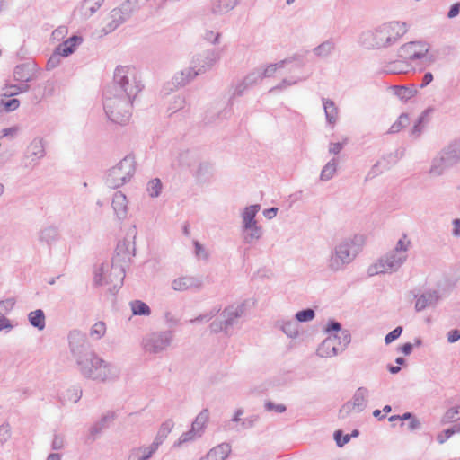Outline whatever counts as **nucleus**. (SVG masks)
<instances>
[{"mask_svg":"<svg viewBox=\"0 0 460 460\" xmlns=\"http://www.w3.org/2000/svg\"><path fill=\"white\" fill-rule=\"evenodd\" d=\"M143 88L134 66H117L112 82L102 93L103 109L108 119L120 125L127 123L131 117L133 101Z\"/></svg>","mask_w":460,"mask_h":460,"instance_id":"f257e3e1","label":"nucleus"},{"mask_svg":"<svg viewBox=\"0 0 460 460\" xmlns=\"http://www.w3.org/2000/svg\"><path fill=\"white\" fill-rule=\"evenodd\" d=\"M408 24L398 21L385 22L374 30L366 31L359 43L367 49H379L395 44L408 31Z\"/></svg>","mask_w":460,"mask_h":460,"instance_id":"f03ea898","label":"nucleus"},{"mask_svg":"<svg viewBox=\"0 0 460 460\" xmlns=\"http://www.w3.org/2000/svg\"><path fill=\"white\" fill-rule=\"evenodd\" d=\"M364 240L362 235L346 237L338 242L330 252L326 267L332 272L343 271L353 262L361 251Z\"/></svg>","mask_w":460,"mask_h":460,"instance_id":"7ed1b4c3","label":"nucleus"},{"mask_svg":"<svg viewBox=\"0 0 460 460\" xmlns=\"http://www.w3.org/2000/svg\"><path fill=\"white\" fill-rule=\"evenodd\" d=\"M75 362L80 373L84 377L95 381H112L117 379L120 373L117 366L104 361L94 352Z\"/></svg>","mask_w":460,"mask_h":460,"instance_id":"20e7f679","label":"nucleus"},{"mask_svg":"<svg viewBox=\"0 0 460 460\" xmlns=\"http://www.w3.org/2000/svg\"><path fill=\"white\" fill-rule=\"evenodd\" d=\"M460 163V138H456L445 146L431 160L429 173L431 176H441L449 169Z\"/></svg>","mask_w":460,"mask_h":460,"instance_id":"39448f33","label":"nucleus"},{"mask_svg":"<svg viewBox=\"0 0 460 460\" xmlns=\"http://www.w3.org/2000/svg\"><path fill=\"white\" fill-rule=\"evenodd\" d=\"M135 172V157L128 155L108 171L105 177V184L111 189L119 188L130 181Z\"/></svg>","mask_w":460,"mask_h":460,"instance_id":"423d86ee","label":"nucleus"},{"mask_svg":"<svg viewBox=\"0 0 460 460\" xmlns=\"http://www.w3.org/2000/svg\"><path fill=\"white\" fill-rule=\"evenodd\" d=\"M126 275V270L122 266H113L110 263H102L94 275V283L96 285H112L110 291L116 293L122 286Z\"/></svg>","mask_w":460,"mask_h":460,"instance_id":"0eeeda50","label":"nucleus"},{"mask_svg":"<svg viewBox=\"0 0 460 460\" xmlns=\"http://www.w3.org/2000/svg\"><path fill=\"white\" fill-rule=\"evenodd\" d=\"M429 44L426 41H410L398 49L399 58L410 61H421L422 64L430 65L434 58L428 56Z\"/></svg>","mask_w":460,"mask_h":460,"instance_id":"6e6552de","label":"nucleus"},{"mask_svg":"<svg viewBox=\"0 0 460 460\" xmlns=\"http://www.w3.org/2000/svg\"><path fill=\"white\" fill-rule=\"evenodd\" d=\"M172 341V331L154 332L143 339L142 346L146 352L158 354L166 350L171 346Z\"/></svg>","mask_w":460,"mask_h":460,"instance_id":"1a4fd4ad","label":"nucleus"},{"mask_svg":"<svg viewBox=\"0 0 460 460\" xmlns=\"http://www.w3.org/2000/svg\"><path fill=\"white\" fill-rule=\"evenodd\" d=\"M407 256H401L391 251L381 257L377 262L368 268V275L385 274L396 271L406 261Z\"/></svg>","mask_w":460,"mask_h":460,"instance_id":"9d476101","label":"nucleus"},{"mask_svg":"<svg viewBox=\"0 0 460 460\" xmlns=\"http://www.w3.org/2000/svg\"><path fill=\"white\" fill-rule=\"evenodd\" d=\"M69 350L75 361L93 352L85 333L72 330L68 334Z\"/></svg>","mask_w":460,"mask_h":460,"instance_id":"9b49d317","label":"nucleus"},{"mask_svg":"<svg viewBox=\"0 0 460 460\" xmlns=\"http://www.w3.org/2000/svg\"><path fill=\"white\" fill-rule=\"evenodd\" d=\"M45 155L44 139L40 137H35L26 148L22 164L25 168H32L39 164V161L42 159Z\"/></svg>","mask_w":460,"mask_h":460,"instance_id":"f8f14e48","label":"nucleus"},{"mask_svg":"<svg viewBox=\"0 0 460 460\" xmlns=\"http://www.w3.org/2000/svg\"><path fill=\"white\" fill-rule=\"evenodd\" d=\"M220 59L218 49H208L201 54L195 56L191 65L197 68L199 75L206 73Z\"/></svg>","mask_w":460,"mask_h":460,"instance_id":"ddd939ff","label":"nucleus"},{"mask_svg":"<svg viewBox=\"0 0 460 460\" xmlns=\"http://www.w3.org/2000/svg\"><path fill=\"white\" fill-rule=\"evenodd\" d=\"M244 309L245 304L241 303L237 305H228L220 313V318H223L224 324L228 331H231V328L237 323L238 319L244 314Z\"/></svg>","mask_w":460,"mask_h":460,"instance_id":"4468645a","label":"nucleus"},{"mask_svg":"<svg viewBox=\"0 0 460 460\" xmlns=\"http://www.w3.org/2000/svg\"><path fill=\"white\" fill-rule=\"evenodd\" d=\"M13 78L19 83L28 84L36 79V64L22 63L14 67Z\"/></svg>","mask_w":460,"mask_h":460,"instance_id":"2eb2a0df","label":"nucleus"},{"mask_svg":"<svg viewBox=\"0 0 460 460\" xmlns=\"http://www.w3.org/2000/svg\"><path fill=\"white\" fill-rule=\"evenodd\" d=\"M115 415L113 412L104 414L98 421H96L90 429L87 437L88 441H94L103 430L108 429L111 423L114 420Z\"/></svg>","mask_w":460,"mask_h":460,"instance_id":"dca6fc26","label":"nucleus"},{"mask_svg":"<svg viewBox=\"0 0 460 460\" xmlns=\"http://www.w3.org/2000/svg\"><path fill=\"white\" fill-rule=\"evenodd\" d=\"M416 298L415 309L417 312L423 311L429 306L435 305L440 299V295L438 290H427L421 295L414 296Z\"/></svg>","mask_w":460,"mask_h":460,"instance_id":"f3484780","label":"nucleus"},{"mask_svg":"<svg viewBox=\"0 0 460 460\" xmlns=\"http://www.w3.org/2000/svg\"><path fill=\"white\" fill-rule=\"evenodd\" d=\"M340 353L341 352V349L337 346V338L332 337V334L324 339L316 350L317 356L321 358H331Z\"/></svg>","mask_w":460,"mask_h":460,"instance_id":"a211bd4d","label":"nucleus"},{"mask_svg":"<svg viewBox=\"0 0 460 460\" xmlns=\"http://www.w3.org/2000/svg\"><path fill=\"white\" fill-rule=\"evenodd\" d=\"M130 258L131 255L126 242H119L115 249V254L111 259V264H112L113 266H122V268H124V270H126V267L128 266Z\"/></svg>","mask_w":460,"mask_h":460,"instance_id":"6ab92c4d","label":"nucleus"},{"mask_svg":"<svg viewBox=\"0 0 460 460\" xmlns=\"http://www.w3.org/2000/svg\"><path fill=\"white\" fill-rule=\"evenodd\" d=\"M199 73L193 65L191 66L182 69L177 72L172 80V84L175 87H183L190 81H192Z\"/></svg>","mask_w":460,"mask_h":460,"instance_id":"aec40b11","label":"nucleus"},{"mask_svg":"<svg viewBox=\"0 0 460 460\" xmlns=\"http://www.w3.org/2000/svg\"><path fill=\"white\" fill-rule=\"evenodd\" d=\"M202 286V280L199 278L186 276L174 279L172 287L176 291H184L190 288L199 289Z\"/></svg>","mask_w":460,"mask_h":460,"instance_id":"412c9836","label":"nucleus"},{"mask_svg":"<svg viewBox=\"0 0 460 460\" xmlns=\"http://www.w3.org/2000/svg\"><path fill=\"white\" fill-rule=\"evenodd\" d=\"M112 208L118 219L122 220L128 215L127 197L121 191H116L112 198Z\"/></svg>","mask_w":460,"mask_h":460,"instance_id":"4be33fe9","label":"nucleus"},{"mask_svg":"<svg viewBox=\"0 0 460 460\" xmlns=\"http://www.w3.org/2000/svg\"><path fill=\"white\" fill-rule=\"evenodd\" d=\"M241 0H210L211 13L222 15L234 9Z\"/></svg>","mask_w":460,"mask_h":460,"instance_id":"5701e85b","label":"nucleus"},{"mask_svg":"<svg viewBox=\"0 0 460 460\" xmlns=\"http://www.w3.org/2000/svg\"><path fill=\"white\" fill-rule=\"evenodd\" d=\"M60 237L59 230L55 226H48L40 230L38 233V240L49 246L56 243Z\"/></svg>","mask_w":460,"mask_h":460,"instance_id":"b1692460","label":"nucleus"},{"mask_svg":"<svg viewBox=\"0 0 460 460\" xmlns=\"http://www.w3.org/2000/svg\"><path fill=\"white\" fill-rule=\"evenodd\" d=\"M243 242L247 244H253L259 241L263 235L261 226H251L250 228L241 227Z\"/></svg>","mask_w":460,"mask_h":460,"instance_id":"393cba45","label":"nucleus"},{"mask_svg":"<svg viewBox=\"0 0 460 460\" xmlns=\"http://www.w3.org/2000/svg\"><path fill=\"white\" fill-rule=\"evenodd\" d=\"M83 42V38L81 36L73 35L68 38L64 42L60 43L57 49L60 51L63 58H66L73 54L76 49V47Z\"/></svg>","mask_w":460,"mask_h":460,"instance_id":"a878e982","label":"nucleus"},{"mask_svg":"<svg viewBox=\"0 0 460 460\" xmlns=\"http://www.w3.org/2000/svg\"><path fill=\"white\" fill-rule=\"evenodd\" d=\"M368 395L369 392L367 387L360 386L355 391L350 402L356 407L357 412H361L366 409L368 401Z\"/></svg>","mask_w":460,"mask_h":460,"instance_id":"bb28decb","label":"nucleus"},{"mask_svg":"<svg viewBox=\"0 0 460 460\" xmlns=\"http://www.w3.org/2000/svg\"><path fill=\"white\" fill-rule=\"evenodd\" d=\"M260 208H261V206L258 204L246 207L241 214V217H242V226L241 227H246V228L249 227L250 228L251 226L258 225L255 217H256V215L259 212Z\"/></svg>","mask_w":460,"mask_h":460,"instance_id":"cd10ccee","label":"nucleus"},{"mask_svg":"<svg viewBox=\"0 0 460 460\" xmlns=\"http://www.w3.org/2000/svg\"><path fill=\"white\" fill-rule=\"evenodd\" d=\"M276 326L279 327L289 338L294 339L298 336L299 324L296 319L277 321Z\"/></svg>","mask_w":460,"mask_h":460,"instance_id":"c85d7f7f","label":"nucleus"},{"mask_svg":"<svg viewBox=\"0 0 460 460\" xmlns=\"http://www.w3.org/2000/svg\"><path fill=\"white\" fill-rule=\"evenodd\" d=\"M231 452V446L228 443H221L211 448L207 456L209 460H225Z\"/></svg>","mask_w":460,"mask_h":460,"instance_id":"c756f323","label":"nucleus"},{"mask_svg":"<svg viewBox=\"0 0 460 460\" xmlns=\"http://www.w3.org/2000/svg\"><path fill=\"white\" fill-rule=\"evenodd\" d=\"M199 161V154L196 151L185 150L179 154L178 163L181 167H192Z\"/></svg>","mask_w":460,"mask_h":460,"instance_id":"7c9ffc66","label":"nucleus"},{"mask_svg":"<svg viewBox=\"0 0 460 460\" xmlns=\"http://www.w3.org/2000/svg\"><path fill=\"white\" fill-rule=\"evenodd\" d=\"M193 175L200 183L208 182L212 176V165L208 162H199L198 168Z\"/></svg>","mask_w":460,"mask_h":460,"instance_id":"2f4dec72","label":"nucleus"},{"mask_svg":"<svg viewBox=\"0 0 460 460\" xmlns=\"http://www.w3.org/2000/svg\"><path fill=\"white\" fill-rule=\"evenodd\" d=\"M392 90L395 96L404 102L415 96L418 92L414 85H394Z\"/></svg>","mask_w":460,"mask_h":460,"instance_id":"473e14b6","label":"nucleus"},{"mask_svg":"<svg viewBox=\"0 0 460 460\" xmlns=\"http://www.w3.org/2000/svg\"><path fill=\"white\" fill-rule=\"evenodd\" d=\"M325 118L329 124H335L338 119V108L333 101L323 98Z\"/></svg>","mask_w":460,"mask_h":460,"instance_id":"72a5a7b5","label":"nucleus"},{"mask_svg":"<svg viewBox=\"0 0 460 460\" xmlns=\"http://www.w3.org/2000/svg\"><path fill=\"white\" fill-rule=\"evenodd\" d=\"M104 0H84L81 12L84 19L90 18L102 6Z\"/></svg>","mask_w":460,"mask_h":460,"instance_id":"f704fd0d","label":"nucleus"},{"mask_svg":"<svg viewBox=\"0 0 460 460\" xmlns=\"http://www.w3.org/2000/svg\"><path fill=\"white\" fill-rule=\"evenodd\" d=\"M28 320L31 326L42 331L46 326L45 314L42 309L31 311L28 314Z\"/></svg>","mask_w":460,"mask_h":460,"instance_id":"c9c22d12","label":"nucleus"},{"mask_svg":"<svg viewBox=\"0 0 460 460\" xmlns=\"http://www.w3.org/2000/svg\"><path fill=\"white\" fill-rule=\"evenodd\" d=\"M293 60H298V56L295 55L289 59H284L275 64H270L264 69H261V78L271 77L279 68H283L286 64Z\"/></svg>","mask_w":460,"mask_h":460,"instance_id":"e433bc0d","label":"nucleus"},{"mask_svg":"<svg viewBox=\"0 0 460 460\" xmlns=\"http://www.w3.org/2000/svg\"><path fill=\"white\" fill-rule=\"evenodd\" d=\"M431 111H432V109L428 108L421 112V114L419 116V118L417 119L415 124L413 125V127L411 128V136H413L415 137H418L420 136V134L422 133L423 128H424V124H426L429 121L428 117Z\"/></svg>","mask_w":460,"mask_h":460,"instance_id":"4c0bfd02","label":"nucleus"},{"mask_svg":"<svg viewBox=\"0 0 460 460\" xmlns=\"http://www.w3.org/2000/svg\"><path fill=\"white\" fill-rule=\"evenodd\" d=\"M335 49V44L332 40H328L321 43L313 49L314 54L320 58L329 57Z\"/></svg>","mask_w":460,"mask_h":460,"instance_id":"58836bf2","label":"nucleus"},{"mask_svg":"<svg viewBox=\"0 0 460 460\" xmlns=\"http://www.w3.org/2000/svg\"><path fill=\"white\" fill-rule=\"evenodd\" d=\"M30 89V85L25 83H19L18 84H6L3 89V97L10 98L19 94L20 93H26Z\"/></svg>","mask_w":460,"mask_h":460,"instance_id":"ea45409f","label":"nucleus"},{"mask_svg":"<svg viewBox=\"0 0 460 460\" xmlns=\"http://www.w3.org/2000/svg\"><path fill=\"white\" fill-rule=\"evenodd\" d=\"M338 166V161L336 158H332L322 169L321 174H320V180L323 181H327L331 180L336 171Z\"/></svg>","mask_w":460,"mask_h":460,"instance_id":"a19ab883","label":"nucleus"},{"mask_svg":"<svg viewBox=\"0 0 460 460\" xmlns=\"http://www.w3.org/2000/svg\"><path fill=\"white\" fill-rule=\"evenodd\" d=\"M209 419V411L208 409H203L195 418L192 422V428L198 430V434H203L204 429Z\"/></svg>","mask_w":460,"mask_h":460,"instance_id":"79ce46f5","label":"nucleus"},{"mask_svg":"<svg viewBox=\"0 0 460 460\" xmlns=\"http://www.w3.org/2000/svg\"><path fill=\"white\" fill-rule=\"evenodd\" d=\"M130 306L134 315L148 316L151 314L150 307L141 300L130 302Z\"/></svg>","mask_w":460,"mask_h":460,"instance_id":"37998d69","label":"nucleus"},{"mask_svg":"<svg viewBox=\"0 0 460 460\" xmlns=\"http://www.w3.org/2000/svg\"><path fill=\"white\" fill-rule=\"evenodd\" d=\"M138 0H126L119 7H117L122 14L129 19L131 14L138 9Z\"/></svg>","mask_w":460,"mask_h":460,"instance_id":"c03bdc74","label":"nucleus"},{"mask_svg":"<svg viewBox=\"0 0 460 460\" xmlns=\"http://www.w3.org/2000/svg\"><path fill=\"white\" fill-rule=\"evenodd\" d=\"M332 337L337 338V346L341 349V352L344 351L351 341L350 332L346 329L342 330L339 333L332 334Z\"/></svg>","mask_w":460,"mask_h":460,"instance_id":"a18cd8bd","label":"nucleus"},{"mask_svg":"<svg viewBox=\"0 0 460 460\" xmlns=\"http://www.w3.org/2000/svg\"><path fill=\"white\" fill-rule=\"evenodd\" d=\"M163 184L159 178L150 180L146 185V191L151 198H157L161 194Z\"/></svg>","mask_w":460,"mask_h":460,"instance_id":"49530a36","label":"nucleus"},{"mask_svg":"<svg viewBox=\"0 0 460 460\" xmlns=\"http://www.w3.org/2000/svg\"><path fill=\"white\" fill-rule=\"evenodd\" d=\"M202 434H198V430L191 427V429L183 434L179 438L178 441L175 442L174 447H180L182 444L190 442L195 440L198 438H200Z\"/></svg>","mask_w":460,"mask_h":460,"instance_id":"de8ad7c7","label":"nucleus"},{"mask_svg":"<svg viewBox=\"0 0 460 460\" xmlns=\"http://www.w3.org/2000/svg\"><path fill=\"white\" fill-rule=\"evenodd\" d=\"M410 122L409 116L407 113H402L397 120L393 123V125L390 127L388 133L389 134H395L401 131L402 128L406 127Z\"/></svg>","mask_w":460,"mask_h":460,"instance_id":"09e8293b","label":"nucleus"},{"mask_svg":"<svg viewBox=\"0 0 460 460\" xmlns=\"http://www.w3.org/2000/svg\"><path fill=\"white\" fill-rule=\"evenodd\" d=\"M402 155H399L398 151L389 153L382 157L380 161L383 164V170H389L394 166L400 159Z\"/></svg>","mask_w":460,"mask_h":460,"instance_id":"8fccbe9b","label":"nucleus"},{"mask_svg":"<svg viewBox=\"0 0 460 460\" xmlns=\"http://www.w3.org/2000/svg\"><path fill=\"white\" fill-rule=\"evenodd\" d=\"M209 330L212 333L224 332L226 336H230L232 334L231 331H228L226 326L224 324L223 318L217 319L213 321L209 325Z\"/></svg>","mask_w":460,"mask_h":460,"instance_id":"3c124183","label":"nucleus"},{"mask_svg":"<svg viewBox=\"0 0 460 460\" xmlns=\"http://www.w3.org/2000/svg\"><path fill=\"white\" fill-rule=\"evenodd\" d=\"M106 332V324L102 321H99L95 323L91 330H90V336L94 338L95 340H100L104 336Z\"/></svg>","mask_w":460,"mask_h":460,"instance_id":"603ef678","label":"nucleus"},{"mask_svg":"<svg viewBox=\"0 0 460 460\" xmlns=\"http://www.w3.org/2000/svg\"><path fill=\"white\" fill-rule=\"evenodd\" d=\"M460 415V405L449 408L442 416L441 422L443 424L450 423L457 420V416Z\"/></svg>","mask_w":460,"mask_h":460,"instance_id":"864d4df0","label":"nucleus"},{"mask_svg":"<svg viewBox=\"0 0 460 460\" xmlns=\"http://www.w3.org/2000/svg\"><path fill=\"white\" fill-rule=\"evenodd\" d=\"M314 316H315L314 310L311 309V308H306V309L298 311L295 315V319L297 323L298 322L306 323V322L313 320L314 318Z\"/></svg>","mask_w":460,"mask_h":460,"instance_id":"5fc2aeb1","label":"nucleus"},{"mask_svg":"<svg viewBox=\"0 0 460 460\" xmlns=\"http://www.w3.org/2000/svg\"><path fill=\"white\" fill-rule=\"evenodd\" d=\"M185 99L184 97L181 95H177L173 97V100L171 102L168 111L170 112V116L173 113L177 112L178 111H181L185 106Z\"/></svg>","mask_w":460,"mask_h":460,"instance_id":"6e6d98bb","label":"nucleus"},{"mask_svg":"<svg viewBox=\"0 0 460 460\" xmlns=\"http://www.w3.org/2000/svg\"><path fill=\"white\" fill-rule=\"evenodd\" d=\"M410 244L411 242L406 239V235H403V237L397 242L395 247L392 251L401 256H407V251Z\"/></svg>","mask_w":460,"mask_h":460,"instance_id":"4d7b16f0","label":"nucleus"},{"mask_svg":"<svg viewBox=\"0 0 460 460\" xmlns=\"http://www.w3.org/2000/svg\"><path fill=\"white\" fill-rule=\"evenodd\" d=\"M243 80L244 81V84H248L250 87L256 84L258 82L262 80L261 68L252 70Z\"/></svg>","mask_w":460,"mask_h":460,"instance_id":"13d9d810","label":"nucleus"},{"mask_svg":"<svg viewBox=\"0 0 460 460\" xmlns=\"http://www.w3.org/2000/svg\"><path fill=\"white\" fill-rule=\"evenodd\" d=\"M2 98L0 100V105L4 107V110L7 112L13 111L17 110L20 106V101L16 98L13 99H5Z\"/></svg>","mask_w":460,"mask_h":460,"instance_id":"bf43d9fd","label":"nucleus"},{"mask_svg":"<svg viewBox=\"0 0 460 460\" xmlns=\"http://www.w3.org/2000/svg\"><path fill=\"white\" fill-rule=\"evenodd\" d=\"M407 65L403 61H394L389 63L384 69L387 74H399L404 70Z\"/></svg>","mask_w":460,"mask_h":460,"instance_id":"052dcab7","label":"nucleus"},{"mask_svg":"<svg viewBox=\"0 0 460 460\" xmlns=\"http://www.w3.org/2000/svg\"><path fill=\"white\" fill-rule=\"evenodd\" d=\"M62 57H63V55H61L60 51H58V49L56 48L54 53L50 56V58H49V60L47 62L46 68L48 70H52V69L56 68L57 66H58L61 62Z\"/></svg>","mask_w":460,"mask_h":460,"instance_id":"680f3d73","label":"nucleus"},{"mask_svg":"<svg viewBox=\"0 0 460 460\" xmlns=\"http://www.w3.org/2000/svg\"><path fill=\"white\" fill-rule=\"evenodd\" d=\"M220 312V308H213L209 313L200 314L190 320V323H198L201 322H209L216 314Z\"/></svg>","mask_w":460,"mask_h":460,"instance_id":"e2e57ef3","label":"nucleus"},{"mask_svg":"<svg viewBox=\"0 0 460 460\" xmlns=\"http://www.w3.org/2000/svg\"><path fill=\"white\" fill-rule=\"evenodd\" d=\"M173 427H174L173 420L172 419H168L161 424L160 429L157 433L160 435V437H164V438H166L167 436L172 431V429H173Z\"/></svg>","mask_w":460,"mask_h":460,"instance_id":"0e129e2a","label":"nucleus"},{"mask_svg":"<svg viewBox=\"0 0 460 460\" xmlns=\"http://www.w3.org/2000/svg\"><path fill=\"white\" fill-rule=\"evenodd\" d=\"M334 440L336 442V445L339 447H343L344 445H346L347 443L349 442V440L351 439V436H349V434H346V435H343L342 431L341 430H336L334 432Z\"/></svg>","mask_w":460,"mask_h":460,"instance_id":"69168bd1","label":"nucleus"},{"mask_svg":"<svg viewBox=\"0 0 460 460\" xmlns=\"http://www.w3.org/2000/svg\"><path fill=\"white\" fill-rule=\"evenodd\" d=\"M352 411H356V407L350 401L346 402L339 411V418L346 419Z\"/></svg>","mask_w":460,"mask_h":460,"instance_id":"338daca9","label":"nucleus"},{"mask_svg":"<svg viewBox=\"0 0 460 460\" xmlns=\"http://www.w3.org/2000/svg\"><path fill=\"white\" fill-rule=\"evenodd\" d=\"M128 460H149L148 455L142 453V449L136 447L130 450Z\"/></svg>","mask_w":460,"mask_h":460,"instance_id":"774afa93","label":"nucleus"}]
</instances>
